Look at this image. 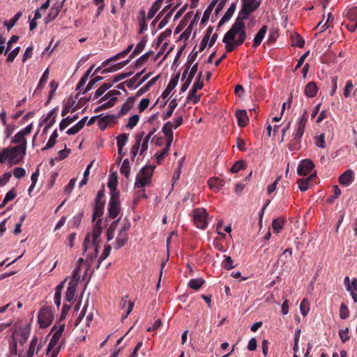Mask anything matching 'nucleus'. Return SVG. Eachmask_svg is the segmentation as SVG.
Returning a JSON list of instances; mask_svg holds the SVG:
<instances>
[{"mask_svg": "<svg viewBox=\"0 0 357 357\" xmlns=\"http://www.w3.org/2000/svg\"><path fill=\"white\" fill-rule=\"evenodd\" d=\"M116 116L114 115H106L102 117L99 121L100 126L104 130L108 124L115 122Z\"/></svg>", "mask_w": 357, "mask_h": 357, "instance_id": "bb28decb", "label": "nucleus"}, {"mask_svg": "<svg viewBox=\"0 0 357 357\" xmlns=\"http://www.w3.org/2000/svg\"><path fill=\"white\" fill-rule=\"evenodd\" d=\"M65 329V324H62L59 326V328L53 334L47 347V353L48 354L52 349H53L57 344L63 331Z\"/></svg>", "mask_w": 357, "mask_h": 357, "instance_id": "f8f14e48", "label": "nucleus"}, {"mask_svg": "<svg viewBox=\"0 0 357 357\" xmlns=\"http://www.w3.org/2000/svg\"><path fill=\"white\" fill-rule=\"evenodd\" d=\"M204 84L202 81L195 82L192 89L190 91V93L188 96L187 100L188 102H191L193 104H196L200 100V98L197 96V90H200L203 88Z\"/></svg>", "mask_w": 357, "mask_h": 357, "instance_id": "9d476101", "label": "nucleus"}, {"mask_svg": "<svg viewBox=\"0 0 357 357\" xmlns=\"http://www.w3.org/2000/svg\"><path fill=\"white\" fill-rule=\"evenodd\" d=\"M159 78V75L152 78L144 86L138 90L136 93V97H139L149 90L150 87L153 86Z\"/></svg>", "mask_w": 357, "mask_h": 357, "instance_id": "b1692460", "label": "nucleus"}, {"mask_svg": "<svg viewBox=\"0 0 357 357\" xmlns=\"http://www.w3.org/2000/svg\"><path fill=\"white\" fill-rule=\"evenodd\" d=\"M48 77H49V69L47 68L45 72L43 73L40 81H39V83L36 87V89L35 90V93H36L37 91L41 90L45 85L47 79H48Z\"/></svg>", "mask_w": 357, "mask_h": 357, "instance_id": "f704fd0d", "label": "nucleus"}, {"mask_svg": "<svg viewBox=\"0 0 357 357\" xmlns=\"http://www.w3.org/2000/svg\"><path fill=\"white\" fill-rule=\"evenodd\" d=\"M132 74V72L121 73V74L115 76L113 78V79L112 80L111 83H112V85H113L114 83H116L128 77H130Z\"/></svg>", "mask_w": 357, "mask_h": 357, "instance_id": "0e129e2a", "label": "nucleus"}, {"mask_svg": "<svg viewBox=\"0 0 357 357\" xmlns=\"http://www.w3.org/2000/svg\"><path fill=\"white\" fill-rule=\"evenodd\" d=\"M354 180V173L351 169H347L339 177V182L344 186H349Z\"/></svg>", "mask_w": 357, "mask_h": 357, "instance_id": "2eb2a0df", "label": "nucleus"}, {"mask_svg": "<svg viewBox=\"0 0 357 357\" xmlns=\"http://www.w3.org/2000/svg\"><path fill=\"white\" fill-rule=\"evenodd\" d=\"M349 328L342 329L339 331V335L342 342H346L349 340L350 337L348 335Z\"/></svg>", "mask_w": 357, "mask_h": 357, "instance_id": "338daca9", "label": "nucleus"}, {"mask_svg": "<svg viewBox=\"0 0 357 357\" xmlns=\"http://www.w3.org/2000/svg\"><path fill=\"white\" fill-rule=\"evenodd\" d=\"M246 167L245 162L243 160H238L234 162L233 166L231 168V172L232 173H237L241 169H245Z\"/></svg>", "mask_w": 357, "mask_h": 357, "instance_id": "ea45409f", "label": "nucleus"}, {"mask_svg": "<svg viewBox=\"0 0 357 357\" xmlns=\"http://www.w3.org/2000/svg\"><path fill=\"white\" fill-rule=\"evenodd\" d=\"M108 215L110 218H116L121 211L119 197H110L108 204Z\"/></svg>", "mask_w": 357, "mask_h": 357, "instance_id": "6e6552de", "label": "nucleus"}, {"mask_svg": "<svg viewBox=\"0 0 357 357\" xmlns=\"http://www.w3.org/2000/svg\"><path fill=\"white\" fill-rule=\"evenodd\" d=\"M153 53V51H149L138 58L135 61L136 68H139L143 66Z\"/></svg>", "mask_w": 357, "mask_h": 357, "instance_id": "4c0bfd02", "label": "nucleus"}, {"mask_svg": "<svg viewBox=\"0 0 357 357\" xmlns=\"http://www.w3.org/2000/svg\"><path fill=\"white\" fill-rule=\"evenodd\" d=\"M216 3H217V1H215V0L213 1L210 3V5L208 6V8L205 10V11L204 12L202 20H201V22L202 24H204L206 22H208L210 15L215 5L216 4Z\"/></svg>", "mask_w": 357, "mask_h": 357, "instance_id": "7c9ffc66", "label": "nucleus"}, {"mask_svg": "<svg viewBox=\"0 0 357 357\" xmlns=\"http://www.w3.org/2000/svg\"><path fill=\"white\" fill-rule=\"evenodd\" d=\"M171 146H168V143L167 142L166 147L157 155V162L158 164H160L166 155H167L169 148Z\"/></svg>", "mask_w": 357, "mask_h": 357, "instance_id": "13d9d810", "label": "nucleus"}, {"mask_svg": "<svg viewBox=\"0 0 357 357\" xmlns=\"http://www.w3.org/2000/svg\"><path fill=\"white\" fill-rule=\"evenodd\" d=\"M164 0H156L152 5V6L151 7V8L149 9V12H148V15H147V18L149 20H151L152 19L155 13L159 10V9L161 7V5L162 3Z\"/></svg>", "mask_w": 357, "mask_h": 357, "instance_id": "4be33fe9", "label": "nucleus"}, {"mask_svg": "<svg viewBox=\"0 0 357 357\" xmlns=\"http://www.w3.org/2000/svg\"><path fill=\"white\" fill-rule=\"evenodd\" d=\"M130 162L128 159H125L123 161L122 165L120 169V172L126 178H128L130 176Z\"/></svg>", "mask_w": 357, "mask_h": 357, "instance_id": "79ce46f5", "label": "nucleus"}, {"mask_svg": "<svg viewBox=\"0 0 357 357\" xmlns=\"http://www.w3.org/2000/svg\"><path fill=\"white\" fill-rule=\"evenodd\" d=\"M176 107H177L176 100L175 99H173L169 105L168 111L165 114H164L162 116L163 120H166V119H169L172 116L174 109Z\"/></svg>", "mask_w": 357, "mask_h": 357, "instance_id": "c03bdc74", "label": "nucleus"}, {"mask_svg": "<svg viewBox=\"0 0 357 357\" xmlns=\"http://www.w3.org/2000/svg\"><path fill=\"white\" fill-rule=\"evenodd\" d=\"M222 267L226 270L232 269L234 266L233 265V260L229 256L225 257V259L222 261Z\"/></svg>", "mask_w": 357, "mask_h": 357, "instance_id": "052dcab7", "label": "nucleus"}, {"mask_svg": "<svg viewBox=\"0 0 357 357\" xmlns=\"http://www.w3.org/2000/svg\"><path fill=\"white\" fill-rule=\"evenodd\" d=\"M194 223H208L211 221L205 208H199L193 211Z\"/></svg>", "mask_w": 357, "mask_h": 357, "instance_id": "9b49d317", "label": "nucleus"}, {"mask_svg": "<svg viewBox=\"0 0 357 357\" xmlns=\"http://www.w3.org/2000/svg\"><path fill=\"white\" fill-rule=\"evenodd\" d=\"M135 303L133 301H129L128 300V296H125L121 298L120 302V306L122 309H126L125 312L122 314V319H125L128 317V314L132 312Z\"/></svg>", "mask_w": 357, "mask_h": 357, "instance_id": "ddd939ff", "label": "nucleus"}, {"mask_svg": "<svg viewBox=\"0 0 357 357\" xmlns=\"http://www.w3.org/2000/svg\"><path fill=\"white\" fill-rule=\"evenodd\" d=\"M353 88L354 86L351 80H347L343 92V95L345 98H348L350 96Z\"/></svg>", "mask_w": 357, "mask_h": 357, "instance_id": "e2e57ef3", "label": "nucleus"}, {"mask_svg": "<svg viewBox=\"0 0 357 357\" xmlns=\"http://www.w3.org/2000/svg\"><path fill=\"white\" fill-rule=\"evenodd\" d=\"M301 313L303 316H306L310 311V303L307 298H303L300 305Z\"/></svg>", "mask_w": 357, "mask_h": 357, "instance_id": "37998d69", "label": "nucleus"}, {"mask_svg": "<svg viewBox=\"0 0 357 357\" xmlns=\"http://www.w3.org/2000/svg\"><path fill=\"white\" fill-rule=\"evenodd\" d=\"M135 101V97H130L127 99L126 102L123 103L118 114V117L124 116L132 107Z\"/></svg>", "mask_w": 357, "mask_h": 357, "instance_id": "6ab92c4d", "label": "nucleus"}, {"mask_svg": "<svg viewBox=\"0 0 357 357\" xmlns=\"http://www.w3.org/2000/svg\"><path fill=\"white\" fill-rule=\"evenodd\" d=\"M202 278L191 279L188 282V286L195 290L199 289L204 283Z\"/></svg>", "mask_w": 357, "mask_h": 357, "instance_id": "e433bc0d", "label": "nucleus"}, {"mask_svg": "<svg viewBox=\"0 0 357 357\" xmlns=\"http://www.w3.org/2000/svg\"><path fill=\"white\" fill-rule=\"evenodd\" d=\"M76 284H70V286L67 288L65 300L68 303L71 302L74 298Z\"/></svg>", "mask_w": 357, "mask_h": 357, "instance_id": "473e14b6", "label": "nucleus"}, {"mask_svg": "<svg viewBox=\"0 0 357 357\" xmlns=\"http://www.w3.org/2000/svg\"><path fill=\"white\" fill-rule=\"evenodd\" d=\"M180 77V73H177L174 77H172L167 88L162 92L161 97L164 99L167 98L171 91L176 86Z\"/></svg>", "mask_w": 357, "mask_h": 357, "instance_id": "4468645a", "label": "nucleus"}, {"mask_svg": "<svg viewBox=\"0 0 357 357\" xmlns=\"http://www.w3.org/2000/svg\"><path fill=\"white\" fill-rule=\"evenodd\" d=\"M108 188L111 190V197H119V192L116 191V187H117V179L116 178H110L108 183H107Z\"/></svg>", "mask_w": 357, "mask_h": 357, "instance_id": "cd10ccee", "label": "nucleus"}, {"mask_svg": "<svg viewBox=\"0 0 357 357\" xmlns=\"http://www.w3.org/2000/svg\"><path fill=\"white\" fill-rule=\"evenodd\" d=\"M105 204H93L92 221L95 222L97 218H100L104 213Z\"/></svg>", "mask_w": 357, "mask_h": 357, "instance_id": "5701e85b", "label": "nucleus"}, {"mask_svg": "<svg viewBox=\"0 0 357 357\" xmlns=\"http://www.w3.org/2000/svg\"><path fill=\"white\" fill-rule=\"evenodd\" d=\"M291 45L301 48L305 45V40L298 33H294L291 36Z\"/></svg>", "mask_w": 357, "mask_h": 357, "instance_id": "c85d7f7f", "label": "nucleus"}, {"mask_svg": "<svg viewBox=\"0 0 357 357\" xmlns=\"http://www.w3.org/2000/svg\"><path fill=\"white\" fill-rule=\"evenodd\" d=\"M102 77L101 76H96V77H94L93 79H92L91 80L89 81V82L88 83V84L86 85V86L84 89V90L82 91V94H85L88 91H89L91 89H92V88L93 87V86L98 82L101 81L102 79Z\"/></svg>", "mask_w": 357, "mask_h": 357, "instance_id": "a19ab883", "label": "nucleus"}, {"mask_svg": "<svg viewBox=\"0 0 357 357\" xmlns=\"http://www.w3.org/2000/svg\"><path fill=\"white\" fill-rule=\"evenodd\" d=\"M222 42L225 44L227 52H231L239 45L234 41V40L226 38V33L224 36Z\"/></svg>", "mask_w": 357, "mask_h": 357, "instance_id": "a878e982", "label": "nucleus"}, {"mask_svg": "<svg viewBox=\"0 0 357 357\" xmlns=\"http://www.w3.org/2000/svg\"><path fill=\"white\" fill-rule=\"evenodd\" d=\"M154 167L146 165L142 168L136 176L135 188L143 189L151 182V177L153 173Z\"/></svg>", "mask_w": 357, "mask_h": 357, "instance_id": "20e7f679", "label": "nucleus"}, {"mask_svg": "<svg viewBox=\"0 0 357 357\" xmlns=\"http://www.w3.org/2000/svg\"><path fill=\"white\" fill-rule=\"evenodd\" d=\"M318 92V88L314 82H310L305 87V94L310 97H314Z\"/></svg>", "mask_w": 357, "mask_h": 357, "instance_id": "412c9836", "label": "nucleus"}, {"mask_svg": "<svg viewBox=\"0 0 357 357\" xmlns=\"http://www.w3.org/2000/svg\"><path fill=\"white\" fill-rule=\"evenodd\" d=\"M349 316V310L344 303H342L340 308V317L342 319H346Z\"/></svg>", "mask_w": 357, "mask_h": 357, "instance_id": "6e6d98bb", "label": "nucleus"}, {"mask_svg": "<svg viewBox=\"0 0 357 357\" xmlns=\"http://www.w3.org/2000/svg\"><path fill=\"white\" fill-rule=\"evenodd\" d=\"M347 17L350 21L357 22V6L349 8L347 11Z\"/></svg>", "mask_w": 357, "mask_h": 357, "instance_id": "5fc2aeb1", "label": "nucleus"}, {"mask_svg": "<svg viewBox=\"0 0 357 357\" xmlns=\"http://www.w3.org/2000/svg\"><path fill=\"white\" fill-rule=\"evenodd\" d=\"M20 51V47H17L13 50H12L8 54V55L7 56V59H6L7 62H9V63L13 62L14 61V59H15V57L19 54Z\"/></svg>", "mask_w": 357, "mask_h": 357, "instance_id": "680f3d73", "label": "nucleus"}, {"mask_svg": "<svg viewBox=\"0 0 357 357\" xmlns=\"http://www.w3.org/2000/svg\"><path fill=\"white\" fill-rule=\"evenodd\" d=\"M208 185L213 190H219L220 188L224 185V182L219 178H212L208 181Z\"/></svg>", "mask_w": 357, "mask_h": 357, "instance_id": "393cba45", "label": "nucleus"}, {"mask_svg": "<svg viewBox=\"0 0 357 357\" xmlns=\"http://www.w3.org/2000/svg\"><path fill=\"white\" fill-rule=\"evenodd\" d=\"M59 135L57 133V130H55L50 137L49 138V140L47 143L46 144L45 146L43 149V150H47L52 148L56 142V138L58 137Z\"/></svg>", "mask_w": 357, "mask_h": 357, "instance_id": "c9c22d12", "label": "nucleus"}, {"mask_svg": "<svg viewBox=\"0 0 357 357\" xmlns=\"http://www.w3.org/2000/svg\"><path fill=\"white\" fill-rule=\"evenodd\" d=\"M21 16L22 13L17 12L8 22H6L5 25L6 26L7 29L10 30L11 28H13L21 17Z\"/></svg>", "mask_w": 357, "mask_h": 357, "instance_id": "a18cd8bd", "label": "nucleus"}, {"mask_svg": "<svg viewBox=\"0 0 357 357\" xmlns=\"http://www.w3.org/2000/svg\"><path fill=\"white\" fill-rule=\"evenodd\" d=\"M128 140V134L122 133L116 137L117 146L123 147Z\"/></svg>", "mask_w": 357, "mask_h": 357, "instance_id": "8fccbe9b", "label": "nucleus"}, {"mask_svg": "<svg viewBox=\"0 0 357 357\" xmlns=\"http://www.w3.org/2000/svg\"><path fill=\"white\" fill-rule=\"evenodd\" d=\"M146 42H147V36H145L141 39V40L136 45V47L134 50L135 53L140 54L144 50L145 45L146 44Z\"/></svg>", "mask_w": 357, "mask_h": 357, "instance_id": "3c124183", "label": "nucleus"}, {"mask_svg": "<svg viewBox=\"0 0 357 357\" xmlns=\"http://www.w3.org/2000/svg\"><path fill=\"white\" fill-rule=\"evenodd\" d=\"M242 6L237 17L238 19L247 20L250 15L260 6V1L257 0H241Z\"/></svg>", "mask_w": 357, "mask_h": 357, "instance_id": "39448f33", "label": "nucleus"}, {"mask_svg": "<svg viewBox=\"0 0 357 357\" xmlns=\"http://www.w3.org/2000/svg\"><path fill=\"white\" fill-rule=\"evenodd\" d=\"M149 105V100L148 98L142 99L138 105L139 112H144Z\"/></svg>", "mask_w": 357, "mask_h": 357, "instance_id": "774afa93", "label": "nucleus"}, {"mask_svg": "<svg viewBox=\"0 0 357 357\" xmlns=\"http://www.w3.org/2000/svg\"><path fill=\"white\" fill-rule=\"evenodd\" d=\"M38 319L41 328L48 327L54 319L51 307L48 306L41 308L38 312Z\"/></svg>", "mask_w": 357, "mask_h": 357, "instance_id": "423d86ee", "label": "nucleus"}, {"mask_svg": "<svg viewBox=\"0 0 357 357\" xmlns=\"http://www.w3.org/2000/svg\"><path fill=\"white\" fill-rule=\"evenodd\" d=\"M145 72V69L142 70L141 72L137 73L132 78L127 79L125 81L126 83V86L128 88H132L134 86L135 83L139 79L141 75Z\"/></svg>", "mask_w": 357, "mask_h": 357, "instance_id": "49530a36", "label": "nucleus"}, {"mask_svg": "<svg viewBox=\"0 0 357 357\" xmlns=\"http://www.w3.org/2000/svg\"><path fill=\"white\" fill-rule=\"evenodd\" d=\"M236 117L238 121V126L243 128L247 126L248 123V117L247 115V112L244 109H238L236 112Z\"/></svg>", "mask_w": 357, "mask_h": 357, "instance_id": "dca6fc26", "label": "nucleus"}, {"mask_svg": "<svg viewBox=\"0 0 357 357\" xmlns=\"http://www.w3.org/2000/svg\"><path fill=\"white\" fill-rule=\"evenodd\" d=\"M116 101H117V98H112L108 102H107L102 104V105H100V107L96 108L94 112H99L101 110L110 108L115 105Z\"/></svg>", "mask_w": 357, "mask_h": 357, "instance_id": "58836bf2", "label": "nucleus"}, {"mask_svg": "<svg viewBox=\"0 0 357 357\" xmlns=\"http://www.w3.org/2000/svg\"><path fill=\"white\" fill-rule=\"evenodd\" d=\"M75 101L68 102L64 105L61 112L62 116H65L70 111L73 112L77 109V106L71 109L72 106L75 104Z\"/></svg>", "mask_w": 357, "mask_h": 357, "instance_id": "09e8293b", "label": "nucleus"}, {"mask_svg": "<svg viewBox=\"0 0 357 357\" xmlns=\"http://www.w3.org/2000/svg\"><path fill=\"white\" fill-rule=\"evenodd\" d=\"M121 93L118 90H111L108 91L101 99L100 100V102H102L103 101L107 100L109 98H116V96L120 95Z\"/></svg>", "mask_w": 357, "mask_h": 357, "instance_id": "4d7b16f0", "label": "nucleus"}, {"mask_svg": "<svg viewBox=\"0 0 357 357\" xmlns=\"http://www.w3.org/2000/svg\"><path fill=\"white\" fill-rule=\"evenodd\" d=\"M82 128H83L78 123H77L75 126L69 128L66 131V133L69 135H75L78 133Z\"/></svg>", "mask_w": 357, "mask_h": 357, "instance_id": "69168bd1", "label": "nucleus"}, {"mask_svg": "<svg viewBox=\"0 0 357 357\" xmlns=\"http://www.w3.org/2000/svg\"><path fill=\"white\" fill-rule=\"evenodd\" d=\"M144 135L145 132L142 131L141 133L137 134L135 137V144L131 148V154L132 155V159H134V158L137 155V154L139 152L141 142Z\"/></svg>", "mask_w": 357, "mask_h": 357, "instance_id": "aec40b11", "label": "nucleus"}, {"mask_svg": "<svg viewBox=\"0 0 357 357\" xmlns=\"http://www.w3.org/2000/svg\"><path fill=\"white\" fill-rule=\"evenodd\" d=\"M139 120V116L138 114H135L129 118L128 122L126 125V127L129 129H132L135 126H137Z\"/></svg>", "mask_w": 357, "mask_h": 357, "instance_id": "864d4df0", "label": "nucleus"}, {"mask_svg": "<svg viewBox=\"0 0 357 357\" xmlns=\"http://www.w3.org/2000/svg\"><path fill=\"white\" fill-rule=\"evenodd\" d=\"M111 250H112V247L110 245H106L105 246L104 251L102 253V255L98 260V265L96 267L97 268H98L100 267L101 262L109 255Z\"/></svg>", "mask_w": 357, "mask_h": 357, "instance_id": "de8ad7c7", "label": "nucleus"}, {"mask_svg": "<svg viewBox=\"0 0 357 357\" xmlns=\"http://www.w3.org/2000/svg\"><path fill=\"white\" fill-rule=\"evenodd\" d=\"M32 127V124L28 125L12 138L10 143L17 145L3 149L0 153V163L7 161L10 165H14L21 162L26 155L27 142L25 136L31 133Z\"/></svg>", "mask_w": 357, "mask_h": 357, "instance_id": "f257e3e1", "label": "nucleus"}, {"mask_svg": "<svg viewBox=\"0 0 357 357\" xmlns=\"http://www.w3.org/2000/svg\"><path fill=\"white\" fill-rule=\"evenodd\" d=\"M236 4H237V2H233L231 4L230 7L227 9V12L223 15L225 17V19L227 18L229 20L231 19V17H232L233 14L234 13L235 10H236Z\"/></svg>", "mask_w": 357, "mask_h": 357, "instance_id": "bf43d9fd", "label": "nucleus"}, {"mask_svg": "<svg viewBox=\"0 0 357 357\" xmlns=\"http://www.w3.org/2000/svg\"><path fill=\"white\" fill-rule=\"evenodd\" d=\"M78 119V115L76 114L73 117L67 116L66 118L61 120L59 123L60 130H63L70 123L75 121Z\"/></svg>", "mask_w": 357, "mask_h": 357, "instance_id": "72a5a7b5", "label": "nucleus"}, {"mask_svg": "<svg viewBox=\"0 0 357 357\" xmlns=\"http://www.w3.org/2000/svg\"><path fill=\"white\" fill-rule=\"evenodd\" d=\"M314 164L310 159L302 160L297 169V173L300 176H306L314 169Z\"/></svg>", "mask_w": 357, "mask_h": 357, "instance_id": "1a4fd4ad", "label": "nucleus"}, {"mask_svg": "<svg viewBox=\"0 0 357 357\" xmlns=\"http://www.w3.org/2000/svg\"><path fill=\"white\" fill-rule=\"evenodd\" d=\"M236 35H238V39L234 41L240 46L246 38V28L244 20L236 19L235 22L226 33V38L234 40Z\"/></svg>", "mask_w": 357, "mask_h": 357, "instance_id": "7ed1b4c3", "label": "nucleus"}, {"mask_svg": "<svg viewBox=\"0 0 357 357\" xmlns=\"http://www.w3.org/2000/svg\"><path fill=\"white\" fill-rule=\"evenodd\" d=\"M105 197V189L104 187H102V189H100L96 195V197L95 199V203L96 204H105V201L104 199Z\"/></svg>", "mask_w": 357, "mask_h": 357, "instance_id": "603ef678", "label": "nucleus"}, {"mask_svg": "<svg viewBox=\"0 0 357 357\" xmlns=\"http://www.w3.org/2000/svg\"><path fill=\"white\" fill-rule=\"evenodd\" d=\"M266 31L267 26L264 25L259 30V31L255 35L253 40L252 47L256 48L260 45L261 41L264 38Z\"/></svg>", "mask_w": 357, "mask_h": 357, "instance_id": "a211bd4d", "label": "nucleus"}, {"mask_svg": "<svg viewBox=\"0 0 357 357\" xmlns=\"http://www.w3.org/2000/svg\"><path fill=\"white\" fill-rule=\"evenodd\" d=\"M305 126L297 124L295 132L292 134V139L288 145L290 151H297L301 148V138L303 135Z\"/></svg>", "mask_w": 357, "mask_h": 357, "instance_id": "0eeeda50", "label": "nucleus"}, {"mask_svg": "<svg viewBox=\"0 0 357 357\" xmlns=\"http://www.w3.org/2000/svg\"><path fill=\"white\" fill-rule=\"evenodd\" d=\"M315 175L316 174L314 173L305 179H298V184L300 190L306 191L309 187V181L312 178V177L315 176Z\"/></svg>", "mask_w": 357, "mask_h": 357, "instance_id": "2f4dec72", "label": "nucleus"}, {"mask_svg": "<svg viewBox=\"0 0 357 357\" xmlns=\"http://www.w3.org/2000/svg\"><path fill=\"white\" fill-rule=\"evenodd\" d=\"M173 123L170 121L167 122L162 127V131L164 135L167 137L168 146H171L173 141Z\"/></svg>", "mask_w": 357, "mask_h": 357, "instance_id": "f3484780", "label": "nucleus"}, {"mask_svg": "<svg viewBox=\"0 0 357 357\" xmlns=\"http://www.w3.org/2000/svg\"><path fill=\"white\" fill-rule=\"evenodd\" d=\"M16 196L17 193L14 188L9 190L5 195L2 202L0 204V208H3L8 202L14 199L16 197Z\"/></svg>", "mask_w": 357, "mask_h": 357, "instance_id": "c756f323", "label": "nucleus"}, {"mask_svg": "<svg viewBox=\"0 0 357 357\" xmlns=\"http://www.w3.org/2000/svg\"><path fill=\"white\" fill-rule=\"evenodd\" d=\"M102 231V227L100 225H96L93 230L88 232L84 238L83 250L86 252L89 249L93 248V252L91 255V257L93 255L94 257H96L98 254Z\"/></svg>", "mask_w": 357, "mask_h": 357, "instance_id": "f03ea898", "label": "nucleus"}]
</instances>
